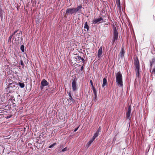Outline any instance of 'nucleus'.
I'll use <instances>...</instances> for the list:
<instances>
[{
    "instance_id": "obj_1",
    "label": "nucleus",
    "mask_w": 155,
    "mask_h": 155,
    "mask_svg": "<svg viewBox=\"0 0 155 155\" xmlns=\"http://www.w3.org/2000/svg\"><path fill=\"white\" fill-rule=\"evenodd\" d=\"M116 82L118 86L121 87H123L122 76L120 72L116 74Z\"/></svg>"
},
{
    "instance_id": "obj_2",
    "label": "nucleus",
    "mask_w": 155,
    "mask_h": 155,
    "mask_svg": "<svg viewBox=\"0 0 155 155\" xmlns=\"http://www.w3.org/2000/svg\"><path fill=\"white\" fill-rule=\"evenodd\" d=\"M113 29L114 31V33L112 41V43L113 44L114 43L115 41L117 40L118 37V32L116 27H114Z\"/></svg>"
},
{
    "instance_id": "obj_3",
    "label": "nucleus",
    "mask_w": 155,
    "mask_h": 155,
    "mask_svg": "<svg viewBox=\"0 0 155 155\" xmlns=\"http://www.w3.org/2000/svg\"><path fill=\"white\" fill-rule=\"evenodd\" d=\"M75 10L74 8H68L67 9L66 11V14L67 15H71L73 14H75Z\"/></svg>"
},
{
    "instance_id": "obj_4",
    "label": "nucleus",
    "mask_w": 155,
    "mask_h": 155,
    "mask_svg": "<svg viewBox=\"0 0 155 155\" xmlns=\"http://www.w3.org/2000/svg\"><path fill=\"white\" fill-rule=\"evenodd\" d=\"M131 112V107L130 106H129L128 108V110L126 113V117L127 119L129 120L131 118L130 114Z\"/></svg>"
},
{
    "instance_id": "obj_5",
    "label": "nucleus",
    "mask_w": 155,
    "mask_h": 155,
    "mask_svg": "<svg viewBox=\"0 0 155 155\" xmlns=\"http://www.w3.org/2000/svg\"><path fill=\"white\" fill-rule=\"evenodd\" d=\"M103 19L101 17L93 20V23L95 24L97 23H99L100 22H103Z\"/></svg>"
},
{
    "instance_id": "obj_6",
    "label": "nucleus",
    "mask_w": 155,
    "mask_h": 155,
    "mask_svg": "<svg viewBox=\"0 0 155 155\" xmlns=\"http://www.w3.org/2000/svg\"><path fill=\"white\" fill-rule=\"evenodd\" d=\"M134 65L135 66V69H137V70L138 71V68H140V66L139 61L137 58H136L134 60Z\"/></svg>"
},
{
    "instance_id": "obj_7",
    "label": "nucleus",
    "mask_w": 155,
    "mask_h": 155,
    "mask_svg": "<svg viewBox=\"0 0 155 155\" xmlns=\"http://www.w3.org/2000/svg\"><path fill=\"white\" fill-rule=\"evenodd\" d=\"M48 84V82L45 79H43L41 82V84L43 87L46 86Z\"/></svg>"
},
{
    "instance_id": "obj_8",
    "label": "nucleus",
    "mask_w": 155,
    "mask_h": 155,
    "mask_svg": "<svg viewBox=\"0 0 155 155\" xmlns=\"http://www.w3.org/2000/svg\"><path fill=\"white\" fill-rule=\"evenodd\" d=\"M82 8L81 5H80L78 7L76 8H74V10H75V14L77 12H78V13H81V8Z\"/></svg>"
},
{
    "instance_id": "obj_9",
    "label": "nucleus",
    "mask_w": 155,
    "mask_h": 155,
    "mask_svg": "<svg viewBox=\"0 0 155 155\" xmlns=\"http://www.w3.org/2000/svg\"><path fill=\"white\" fill-rule=\"evenodd\" d=\"M72 87L73 91H75L77 90V87L76 86V83L75 81H73L72 82Z\"/></svg>"
},
{
    "instance_id": "obj_10",
    "label": "nucleus",
    "mask_w": 155,
    "mask_h": 155,
    "mask_svg": "<svg viewBox=\"0 0 155 155\" xmlns=\"http://www.w3.org/2000/svg\"><path fill=\"white\" fill-rule=\"evenodd\" d=\"M102 47L101 46L100 47L98 52L97 56L98 58H100L101 57L102 54Z\"/></svg>"
},
{
    "instance_id": "obj_11",
    "label": "nucleus",
    "mask_w": 155,
    "mask_h": 155,
    "mask_svg": "<svg viewBox=\"0 0 155 155\" xmlns=\"http://www.w3.org/2000/svg\"><path fill=\"white\" fill-rule=\"evenodd\" d=\"M69 99H68V101L69 100V99L70 100V102H69V103H68V104H70V105H71V104H72V103H74V102H75V101L72 98V97H69L68 98Z\"/></svg>"
},
{
    "instance_id": "obj_12",
    "label": "nucleus",
    "mask_w": 155,
    "mask_h": 155,
    "mask_svg": "<svg viewBox=\"0 0 155 155\" xmlns=\"http://www.w3.org/2000/svg\"><path fill=\"white\" fill-rule=\"evenodd\" d=\"M107 84V81L106 79L105 78H104L103 79V83L102 85V87H104Z\"/></svg>"
},
{
    "instance_id": "obj_13",
    "label": "nucleus",
    "mask_w": 155,
    "mask_h": 155,
    "mask_svg": "<svg viewBox=\"0 0 155 155\" xmlns=\"http://www.w3.org/2000/svg\"><path fill=\"white\" fill-rule=\"evenodd\" d=\"M124 48H122L119 54L120 55V57H122L124 56Z\"/></svg>"
},
{
    "instance_id": "obj_14",
    "label": "nucleus",
    "mask_w": 155,
    "mask_h": 155,
    "mask_svg": "<svg viewBox=\"0 0 155 155\" xmlns=\"http://www.w3.org/2000/svg\"><path fill=\"white\" fill-rule=\"evenodd\" d=\"M99 133V131H97V132L94 134L93 138L95 139V138L98 136Z\"/></svg>"
},
{
    "instance_id": "obj_15",
    "label": "nucleus",
    "mask_w": 155,
    "mask_h": 155,
    "mask_svg": "<svg viewBox=\"0 0 155 155\" xmlns=\"http://www.w3.org/2000/svg\"><path fill=\"white\" fill-rule=\"evenodd\" d=\"M92 89L93 90V91L94 94L95 95V98H96V97H97V91H96V90L95 87L92 88Z\"/></svg>"
},
{
    "instance_id": "obj_16",
    "label": "nucleus",
    "mask_w": 155,
    "mask_h": 155,
    "mask_svg": "<svg viewBox=\"0 0 155 155\" xmlns=\"http://www.w3.org/2000/svg\"><path fill=\"white\" fill-rule=\"evenodd\" d=\"M116 2L117 7L120 8V0H116Z\"/></svg>"
},
{
    "instance_id": "obj_17",
    "label": "nucleus",
    "mask_w": 155,
    "mask_h": 155,
    "mask_svg": "<svg viewBox=\"0 0 155 155\" xmlns=\"http://www.w3.org/2000/svg\"><path fill=\"white\" fill-rule=\"evenodd\" d=\"M94 139L92 138L91 139L89 142L87 143V144L88 145V146H89L90 144L92 143Z\"/></svg>"
},
{
    "instance_id": "obj_18",
    "label": "nucleus",
    "mask_w": 155,
    "mask_h": 155,
    "mask_svg": "<svg viewBox=\"0 0 155 155\" xmlns=\"http://www.w3.org/2000/svg\"><path fill=\"white\" fill-rule=\"evenodd\" d=\"M84 28H85L87 29V30H88L89 29V27L87 25V22H86L84 23Z\"/></svg>"
},
{
    "instance_id": "obj_19",
    "label": "nucleus",
    "mask_w": 155,
    "mask_h": 155,
    "mask_svg": "<svg viewBox=\"0 0 155 155\" xmlns=\"http://www.w3.org/2000/svg\"><path fill=\"white\" fill-rule=\"evenodd\" d=\"M77 60H78L80 61H84V59L80 56L78 57V58H77Z\"/></svg>"
},
{
    "instance_id": "obj_20",
    "label": "nucleus",
    "mask_w": 155,
    "mask_h": 155,
    "mask_svg": "<svg viewBox=\"0 0 155 155\" xmlns=\"http://www.w3.org/2000/svg\"><path fill=\"white\" fill-rule=\"evenodd\" d=\"M3 11L2 9L0 8V16L2 18H3Z\"/></svg>"
},
{
    "instance_id": "obj_21",
    "label": "nucleus",
    "mask_w": 155,
    "mask_h": 155,
    "mask_svg": "<svg viewBox=\"0 0 155 155\" xmlns=\"http://www.w3.org/2000/svg\"><path fill=\"white\" fill-rule=\"evenodd\" d=\"M18 84L21 88H23L25 86L24 84L22 83L19 82L18 83Z\"/></svg>"
},
{
    "instance_id": "obj_22",
    "label": "nucleus",
    "mask_w": 155,
    "mask_h": 155,
    "mask_svg": "<svg viewBox=\"0 0 155 155\" xmlns=\"http://www.w3.org/2000/svg\"><path fill=\"white\" fill-rule=\"evenodd\" d=\"M155 62V58H153L152 61L150 62L151 66H152L153 64Z\"/></svg>"
},
{
    "instance_id": "obj_23",
    "label": "nucleus",
    "mask_w": 155,
    "mask_h": 155,
    "mask_svg": "<svg viewBox=\"0 0 155 155\" xmlns=\"http://www.w3.org/2000/svg\"><path fill=\"white\" fill-rule=\"evenodd\" d=\"M20 49L22 52H24L25 51L24 46L23 45H22L21 46Z\"/></svg>"
},
{
    "instance_id": "obj_24",
    "label": "nucleus",
    "mask_w": 155,
    "mask_h": 155,
    "mask_svg": "<svg viewBox=\"0 0 155 155\" xmlns=\"http://www.w3.org/2000/svg\"><path fill=\"white\" fill-rule=\"evenodd\" d=\"M139 70L140 68H138V71L137 70V69H135V71L136 72V75L137 76H138L139 74Z\"/></svg>"
},
{
    "instance_id": "obj_25",
    "label": "nucleus",
    "mask_w": 155,
    "mask_h": 155,
    "mask_svg": "<svg viewBox=\"0 0 155 155\" xmlns=\"http://www.w3.org/2000/svg\"><path fill=\"white\" fill-rule=\"evenodd\" d=\"M13 36V34H12V35H11L8 38V42H11V39L12 37V36Z\"/></svg>"
},
{
    "instance_id": "obj_26",
    "label": "nucleus",
    "mask_w": 155,
    "mask_h": 155,
    "mask_svg": "<svg viewBox=\"0 0 155 155\" xmlns=\"http://www.w3.org/2000/svg\"><path fill=\"white\" fill-rule=\"evenodd\" d=\"M57 144L56 143H54L52 144L49 147V148H52L53 147H54L55 145H56Z\"/></svg>"
},
{
    "instance_id": "obj_27",
    "label": "nucleus",
    "mask_w": 155,
    "mask_h": 155,
    "mask_svg": "<svg viewBox=\"0 0 155 155\" xmlns=\"http://www.w3.org/2000/svg\"><path fill=\"white\" fill-rule=\"evenodd\" d=\"M21 35V33H18L16 34V36L18 37V38H19L20 37Z\"/></svg>"
},
{
    "instance_id": "obj_28",
    "label": "nucleus",
    "mask_w": 155,
    "mask_h": 155,
    "mask_svg": "<svg viewBox=\"0 0 155 155\" xmlns=\"http://www.w3.org/2000/svg\"><path fill=\"white\" fill-rule=\"evenodd\" d=\"M68 148L67 147H66L65 148H64V149H63L62 150V152H64L65 151H66L68 150Z\"/></svg>"
},
{
    "instance_id": "obj_29",
    "label": "nucleus",
    "mask_w": 155,
    "mask_h": 155,
    "mask_svg": "<svg viewBox=\"0 0 155 155\" xmlns=\"http://www.w3.org/2000/svg\"><path fill=\"white\" fill-rule=\"evenodd\" d=\"M90 83L91 84V86L92 88H94V86H93V84L92 81V80H90Z\"/></svg>"
},
{
    "instance_id": "obj_30",
    "label": "nucleus",
    "mask_w": 155,
    "mask_h": 155,
    "mask_svg": "<svg viewBox=\"0 0 155 155\" xmlns=\"http://www.w3.org/2000/svg\"><path fill=\"white\" fill-rule=\"evenodd\" d=\"M20 64L22 66H24V64L22 60H21L20 61Z\"/></svg>"
},
{
    "instance_id": "obj_31",
    "label": "nucleus",
    "mask_w": 155,
    "mask_h": 155,
    "mask_svg": "<svg viewBox=\"0 0 155 155\" xmlns=\"http://www.w3.org/2000/svg\"><path fill=\"white\" fill-rule=\"evenodd\" d=\"M78 127L76 128L74 130V132H76L77 130L78 129Z\"/></svg>"
},
{
    "instance_id": "obj_32",
    "label": "nucleus",
    "mask_w": 155,
    "mask_h": 155,
    "mask_svg": "<svg viewBox=\"0 0 155 155\" xmlns=\"http://www.w3.org/2000/svg\"><path fill=\"white\" fill-rule=\"evenodd\" d=\"M17 31L18 30L15 31L12 34H13V35H15V34L17 32Z\"/></svg>"
},
{
    "instance_id": "obj_33",
    "label": "nucleus",
    "mask_w": 155,
    "mask_h": 155,
    "mask_svg": "<svg viewBox=\"0 0 155 155\" xmlns=\"http://www.w3.org/2000/svg\"><path fill=\"white\" fill-rule=\"evenodd\" d=\"M101 127H99L98 129V130L97 131H99V132L101 130Z\"/></svg>"
},
{
    "instance_id": "obj_34",
    "label": "nucleus",
    "mask_w": 155,
    "mask_h": 155,
    "mask_svg": "<svg viewBox=\"0 0 155 155\" xmlns=\"http://www.w3.org/2000/svg\"><path fill=\"white\" fill-rule=\"evenodd\" d=\"M155 74V68H154L153 69V71H152Z\"/></svg>"
},
{
    "instance_id": "obj_35",
    "label": "nucleus",
    "mask_w": 155,
    "mask_h": 155,
    "mask_svg": "<svg viewBox=\"0 0 155 155\" xmlns=\"http://www.w3.org/2000/svg\"><path fill=\"white\" fill-rule=\"evenodd\" d=\"M68 95H69V97H71V93H70Z\"/></svg>"
},
{
    "instance_id": "obj_36",
    "label": "nucleus",
    "mask_w": 155,
    "mask_h": 155,
    "mask_svg": "<svg viewBox=\"0 0 155 155\" xmlns=\"http://www.w3.org/2000/svg\"><path fill=\"white\" fill-rule=\"evenodd\" d=\"M81 69H83V66H82V67H81Z\"/></svg>"
}]
</instances>
